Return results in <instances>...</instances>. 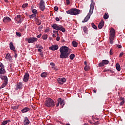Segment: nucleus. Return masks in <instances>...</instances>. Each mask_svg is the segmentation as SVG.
Listing matches in <instances>:
<instances>
[{"label": "nucleus", "instance_id": "61", "mask_svg": "<svg viewBox=\"0 0 125 125\" xmlns=\"http://www.w3.org/2000/svg\"><path fill=\"white\" fill-rule=\"evenodd\" d=\"M93 92H94V93H96V90L95 89H94Z\"/></svg>", "mask_w": 125, "mask_h": 125}, {"label": "nucleus", "instance_id": "23", "mask_svg": "<svg viewBox=\"0 0 125 125\" xmlns=\"http://www.w3.org/2000/svg\"><path fill=\"white\" fill-rule=\"evenodd\" d=\"M0 74L1 75L5 74V69H4V68H0Z\"/></svg>", "mask_w": 125, "mask_h": 125}, {"label": "nucleus", "instance_id": "30", "mask_svg": "<svg viewBox=\"0 0 125 125\" xmlns=\"http://www.w3.org/2000/svg\"><path fill=\"white\" fill-rule=\"evenodd\" d=\"M69 58L70 59H71V60H73L74 58H75V54H71L70 56H69Z\"/></svg>", "mask_w": 125, "mask_h": 125}, {"label": "nucleus", "instance_id": "18", "mask_svg": "<svg viewBox=\"0 0 125 125\" xmlns=\"http://www.w3.org/2000/svg\"><path fill=\"white\" fill-rule=\"evenodd\" d=\"M30 124V121L27 117H24V125H29Z\"/></svg>", "mask_w": 125, "mask_h": 125}, {"label": "nucleus", "instance_id": "60", "mask_svg": "<svg viewBox=\"0 0 125 125\" xmlns=\"http://www.w3.org/2000/svg\"><path fill=\"white\" fill-rule=\"evenodd\" d=\"M59 104H59V102H58V104H56V107H58L59 106Z\"/></svg>", "mask_w": 125, "mask_h": 125}, {"label": "nucleus", "instance_id": "44", "mask_svg": "<svg viewBox=\"0 0 125 125\" xmlns=\"http://www.w3.org/2000/svg\"><path fill=\"white\" fill-rule=\"evenodd\" d=\"M0 68H4V66L3 65V64L2 63L0 62Z\"/></svg>", "mask_w": 125, "mask_h": 125}, {"label": "nucleus", "instance_id": "1", "mask_svg": "<svg viewBox=\"0 0 125 125\" xmlns=\"http://www.w3.org/2000/svg\"><path fill=\"white\" fill-rule=\"evenodd\" d=\"M69 48L68 47H66L65 46H62L61 47L60 49V51L61 53V54L60 55V58H62V59H65L66 58H68V56L70 55V54L69 53Z\"/></svg>", "mask_w": 125, "mask_h": 125}, {"label": "nucleus", "instance_id": "14", "mask_svg": "<svg viewBox=\"0 0 125 125\" xmlns=\"http://www.w3.org/2000/svg\"><path fill=\"white\" fill-rule=\"evenodd\" d=\"M11 21V19L8 17H5L3 19V21L4 23H6L7 22H10Z\"/></svg>", "mask_w": 125, "mask_h": 125}, {"label": "nucleus", "instance_id": "56", "mask_svg": "<svg viewBox=\"0 0 125 125\" xmlns=\"http://www.w3.org/2000/svg\"><path fill=\"white\" fill-rule=\"evenodd\" d=\"M38 51H39V52H42V49H38Z\"/></svg>", "mask_w": 125, "mask_h": 125}, {"label": "nucleus", "instance_id": "62", "mask_svg": "<svg viewBox=\"0 0 125 125\" xmlns=\"http://www.w3.org/2000/svg\"><path fill=\"white\" fill-rule=\"evenodd\" d=\"M5 2H8V0H4Z\"/></svg>", "mask_w": 125, "mask_h": 125}, {"label": "nucleus", "instance_id": "31", "mask_svg": "<svg viewBox=\"0 0 125 125\" xmlns=\"http://www.w3.org/2000/svg\"><path fill=\"white\" fill-rule=\"evenodd\" d=\"M104 19H108V18H109V15H108V14L107 13H105L104 15Z\"/></svg>", "mask_w": 125, "mask_h": 125}, {"label": "nucleus", "instance_id": "16", "mask_svg": "<svg viewBox=\"0 0 125 125\" xmlns=\"http://www.w3.org/2000/svg\"><path fill=\"white\" fill-rule=\"evenodd\" d=\"M119 101L121 102L120 103V106H123V105H124V104H125V98H124L123 97H120L119 98Z\"/></svg>", "mask_w": 125, "mask_h": 125}, {"label": "nucleus", "instance_id": "42", "mask_svg": "<svg viewBox=\"0 0 125 125\" xmlns=\"http://www.w3.org/2000/svg\"><path fill=\"white\" fill-rule=\"evenodd\" d=\"M109 38L110 40V43H111V44H113V40H114V38H110V37Z\"/></svg>", "mask_w": 125, "mask_h": 125}, {"label": "nucleus", "instance_id": "8", "mask_svg": "<svg viewBox=\"0 0 125 125\" xmlns=\"http://www.w3.org/2000/svg\"><path fill=\"white\" fill-rule=\"evenodd\" d=\"M109 64V61L106 60H104L102 61V62H101L99 64V67H103L104 65H107Z\"/></svg>", "mask_w": 125, "mask_h": 125}, {"label": "nucleus", "instance_id": "34", "mask_svg": "<svg viewBox=\"0 0 125 125\" xmlns=\"http://www.w3.org/2000/svg\"><path fill=\"white\" fill-rule=\"evenodd\" d=\"M83 31L84 32V33H87V27H86V26L83 27Z\"/></svg>", "mask_w": 125, "mask_h": 125}, {"label": "nucleus", "instance_id": "59", "mask_svg": "<svg viewBox=\"0 0 125 125\" xmlns=\"http://www.w3.org/2000/svg\"><path fill=\"white\" fill-rule=\"evenodd\" d=\"M43 48V47H42V46H41L40 47H39V49H42Z\"/></svg>", "mask_w": 125, "mask_h": 125}, {"label": "nucleus", "instance_id": "58", "mask_svg": "<svg viewBox=\"0 0 125 125\" xmlns=\"http://www.w3.org/2000/svg\"><path fill=\"white\" fill-rule=\"evenodd\" d=\"M52 37H53V38H56V36L55 35V34H53V35H52Z\"/></svg>", "mask_w": 125, "mask_h": 125}, {"label": "nucleus", "instance_id": "33", "mask_svg": "<svg viewBox=\"0 0 125 125\" xmlns=\"http://www.w3.org/2000/svg\"><path fill=\"white\" fill-rule=\"evenodd\" d=\"M42 38L43 40H47V35L45 34L42 35Z\"/></svg>", "mask_w": 125, "mask_h": 125}, {"label": "nucleus", "instance_id": "54", "mask_svg": "<svg viewBox=\"0 0 125 125\" xmlns=\"http://www.w3.org/2000/svg\"><path fill=\"white\" fill-rule=\"evenodd\" d=\"M50 65H51V66H55V64L54 63H53V62H51L50 63Z\"/></svg>", "mask_w": 125, "mask_h": 125}, {"label": "nucleus", "instance_id": "41", "mask_svg": "<svg viewBox=\"0 0 125 125\" xmlns=\"http://www.w3.org/2000/svg\"><path fill=\"white\" fill-rule=\"evenodd\" d=\"M32 12L34 14H37V13H38V11H37L36 9H33L32 10Z\"/></svg>", "mask_w": 125, "mask_h": 125}, {"label": "nucleus", "instance_id": "29", "mask_svg": "<svg viewBox=\"0 0 125 125\" xmlns=\"http://www.w3.org/2000/svg\"><path fill=\"white\" fill-rule=\"evenodd\" d=\"M20 18H21V15H18L15 18V21H17V22L18 21Z\"/></svg>", "mask_w": 125, "mask_h": 125}, {"label": "nucleus", "instance_id": "48", "mask_svg": "<svg viewBox=\"0 0 125 125\" xmlns=\"http://www.w3.org/2000/svg\"><path fill=\"white\" fill-rule=\"evenodd\" d=\"M49 32V29L47 28L45 30V33H48Z\"/></svg>", "mask_w": 125, "mask_h": 125}, {"label": "nucleus", "instance_id": "46", "mask_svg": "<svg viewBox=\"0 0 125 125\" xmlns=\"http://www.w3.org/2000/svg\"><path fill=\"white\" fill-rule=\"evenodd\" d=\"M54 10H55L56 11H58V7L57 6H55L54 8Z\"/></svg>", "mask_w": 125, "mask_h": 125}, {"label": "nucleus", "instance_id": "26", "mask_svg": "<svg viewBox=\"0 0 125 125\" xmlns=\"http://www.w3.org/2000/svg\"><path fill=\"white\" fill-rule=\"evenodd\" d=\"M47 76V73L46 72H43L41 74V76L42 78H46Z\"/></svg>", "mask_w": 125, "mask_h": 125}, {"label": "nucleus", "instance_id": "45", "mask_svg": "<svg viewBox=\"0 0 125 125\" xmlns=\"http://www.w3.org/2000/svg\"><path fill=\"white\" fill-rule=\"evenodd\" d=\"M110 55H113V49H111L109 52Z\"/></svg>", "mask_w": 125, "mask_h": 125}, {"label": "nucleus", "instance_id": "37", "mask_svg": "<svg viewBox=\"0 0 125 125\" xmlns=\"http://www.w3.org/2000/svg\"><path fill=\"white\" fill-rule=\"evenodd\" d=\"M16 35H17V37H21L22 35L21 34V33L17 32L16 33Z\"/></svg>", "mask_w": 125, "mask_h": 125}, {"label": "nucleus", "instance_id": "36", "mask_svg": "<svg viewBox=\"0 0 125 125\" xmlns=\"http://www.w3.org/2000/svg\"><path fill=\"white\" fill-rule=\"evenodd\" d=\"M8 123V121H4L2 122V125H7V124Z\"/></svg>", "mask_w": 125, "mask_h": 125}, {"label": "nucleus", "instance_id": "50", "mask_svg": "<svg viewBox=\"0 0 125 125\" xmlns=\"http://www.w3.org/2000/svg\"><path fill=\"white\" fill-rule=\"evenodd\" d=\"M52 69H53V70H56V66H55V65L54 66H52Z\"/></svg>", "mask_w": 125, "mask_h": 125}, {"label": "nucleus", "instance_id": "7", "mask_svg": "<svg viewBox=\"0 0 125 125\" xmlns=\"http://www.w3.org/2000/svg\"><path fill=\"white\" fill-rule=\"evenodd\" d=\"M115 29L111 28L110 31L109 37L110 39H115Z\"/></svg>", "mask_w": 125, "mask_h": 125}, {"label": "nucleus", "instance_id": "49", "mask_svg": "<svg viewBox=\"0 0 125 125\" xmlns=\"http://www.w3.org/2000/svg\"><path fill=\"white\" fill-rule=\"evenodd\" d=\"M56 21H57V22H59L60 21V19L58 17L56 18Z\"/></svg>", "mask_w": 125, "mask_h": 125}, {"label": "nucleus", "instance_id": "19", "mask_svg": "<svg viewBox=\"0 0 125 125\" xmlns=\"http://www.w3.org/2000/svg\"><path fill=\"white\" fill-rule=\"evenodd\" d=\"M104 26V21H101V22L99 24L98 28L99 29H102Z\"/></svg>", "mask_w": 125, "mask_h": 125}, {"label": "nucleus", "instance_id": "2", "mask_svg": "<svg viewBox=\"0 0 125 125\" xmlns=\"http://www.w3.org/2000/svg\"><path fill=\"white\" fill-rule=\"evenodd\" d=\"M93 9H94V5H93V3H91L90 4L89 12L84 19L82 21V23H85V22H87V21H88L89 18H90L91 14L93 13Z\"/></svg>", "mask_w": 125, "mask_h": 125}, {"label": "nucleus", "instance_id": "52", "mask_svg": "<svg viewBox=\"0 0 125 125\" xmlns=\"http://www.w3.org/2000/svg\"><path fill=\"white\" fill-rule=\"evenodd\" d=\"M117 47H118V48H122V45H121L118 44V45H117Z\"/></svg>", "mask_w": 125, "mask_h": 125}, {"label": "nucleus", "instance_id": "25", "mask_svg": "<svg viewBox=\"0 0 125 125\" xmlns=\"http://www.w3.org/2000/svg\"><path fill=\"white\" fill-rule=\"evenodd\" d=\"M116 70H117V71H121V66L120 65L119 63H117L116 64Z\"/></svg>", "mask_w": 125, "mask_h": 125}, {"label": "nucleus", "instance_id": "15", "mask_svg": "<svg viewBox=\"0 0 125 125\" xmlns=\"http://www.w3.org/2000/svg\"><path fill=\"white\" fill-rule=\"evenodd\" d=\"M58 102H59V104H60V105H62V108H63V106H64V102H65V101H64V100H62L61 99V98H59Z\"/></svg>", "mask_w": 125, "mask_h": 125}, {"label": "nucleus", "instance_id": "9", "mask_svg": "<svg viewBox=\"0 0 125 125\" xmlns=\"http://www.w3.org/2000/svg\"><path fill=\"white\" fill-rule=\"evenodd\" d=\"M57 81L58 83H59L60 84H63L64 83L66 82V79L65 78H58Z\"/></svg>", "mask_w": 125, "mask_h": 125}, {"label": "nucleus", "instance_id": "21", "mask_svg": "<svg viewBox=\"0 0 125 125\" xmlns=\"http://www.w3.org/2000/svg\"><path fill=\"white\" fill-rule=\"evenodd\" d=\"M9 45L10 49H11V50H13V51H15V47H14V45H13V43H12V42H10Z\"/></svg>", "mask_w": 125, "mask_h": 125}, {"label": "nucleus", "instance_id": "43", "mask_svg": "<svg viewBox=\"0 0 125 125\" xmlns=\"http://www.w3.org/2000/svg\"><path fill=\"white\" fill-rule=\"evenodd\" d=\"M11 108L13 109V110H17V109H18V107H17V106H12Z\"/></svg>", "mask_w": 125, "mask_h": 125}, {"label": "nucleus", "instance_id": "32", "mask_svg": "<svg viewBox=\"0 0 125 125\" xmlns=\"http://www.w3.org/2000/svg\"><path fill=\"white\" fill-rule=\"evenodd\" d=\"M91 26L93 29H95V30H97V26H96V25H95L94 23H91Z\"/></svg>", "mask_w": 125, "mask_h": 125}, {"label": "nucleus", "instance_id": "51", "mask_svg": "<svg viewBox=\"0 0 125 125\" xmlns=\"http://www.w3.org/2000/svg\"><path fill=\"white\" fill-rule=\"evenodd\" d=\"M123 55H124V53L123 52H121L120 54L119 57H122V56H123Z\"/></svg>", "mask_w": 125, "mask_h": 125}, {"label": "nucleus", "instance_id": "5", "mask_svg": "<svg viewBox=\"0 0 125 125\" xmlns=\"http://www.w3.org/2000/svg\"><path fill=\"white\" fill-rule=\"evenodd\" d=\"M39 5L40 8L42 11H43L44 9H45V6L44 5V1L43 0H41Z\"/></svg>", "mask_w": 125, "mask_h": 125}, {"label": "nucleus", "instance_id": "28", "mask_svg": "<svg viewBox=\"0 0 125 125\" xmlns=\"http://www.w3.org/2000/svg\"><path fill=\"white\" fill-rule=\"evenodd\" d=\"M72 45L74 47H77L78 46V43L76 41H73L72 42Z\"/></svg>", "mask_w": 125, "mask_h": 125}, {"label": "nucleus", "instance_id": "53", "mask_svg": "<svg viewBox=\"0 0 125 125\" xmlns=\"http://www.w3.org/2000/svg\"><path fill=\"white\" fill-rule=\"evenodd\" d=\"M67 4H70V1L69 0H66Z\"/></svg>", "mask_w": 125, "mask_h": 125}, {"label": "nucleus", "instance_id": "27", "mask_svg": "<svg viewBox=\"0 0 125 125\" xmlns=\"http://www.w3.org/2000/svg\"><path fill=\"white\" fill-rule=\"evenodd\" d=\"M7 84V81L4 82V83L1 85L0 88H3Z\"/></svg>", "mask_w": 125, "mask_h": 125}, {"label": "nucleus", "instance_id": "40", "mask_svg": "<svg viewBox=\"0 0 125 125\" xmlns=\"http://www.w3.org/2000/svg\"><path fill=\"white\" fill-rule=\"evenodd\" d=\"M22 22V20L21 19V18H20L19 19V20L17 21V24H19V23H21Z\"/></svg>", "mask_w": 125, "mask_h": 125}, {"label": "nucleus", "instance_id": "12", "mask_svg": "<svg viewBox=\"0 0 125 125\" xmlns=\"http://www.w3.org/2000/svg\"><path fill=\"white\" fill-rule=\"evenodd\" d=\"M23 81V82H25L29 81V73H25V74L24 75Z\"/></svg>", "mask_w": 125, "mask_h": 125}, {"label": "nucleus", "instance_id": "38", "mask_svg": "<svg viewBox=\"0 0 125 125\" xmlns=\"http://www.w3.org/2000/svg\"><path fill=\"white\" fill-rule=\"evenodd\" d=\"M27 6H28V3L23 4L22 5V8H26V7H27Z\"/></svg>", "mask_w": 125, "mask_h": 125}, {"label": "nucleus", "instance_id": "39", "mask_svg": "<svg viewBox=\"0 0 125 125\" xmlns=\"http://www.w3.org/2000/svg\"><path fill=\"white\" fill-rule=\"evenodd\" d=\"M35 16H36V15L35 14H33L29 16V17H30V19H32L35 18Z\"/></svg>", "mask_w": 125, "mask_h": 125}, {"label": "nucleus", "instance_id": "22", "mask_svg": "<svg viewBox=\"0 0 125 125\" xmlns=\"http://www.w3.org/2000/svg\"><path fill=\"white\" fill-rule=\"evenodd\" d=\"M30 111V108L28 107H25L21 110L22 113H27V112Z\"/></svg>", "mask_w": 125, "mask_h": 125}, {"label": "nucleus", "instance_id": "63", "mask_svg": "<svg viewBox=\"0 0 125 125\" xmlns=\"http://www.w3.org/2000/svg\"><path fill=\"white\" fill-rule=\"evenodd\" d=\"M15 58H16L17 57V54H15Z\"/></svg>", "mask_w": 125, "mask_h": 125}, {"label": "nucleus", "instance_id": "57", "mask_svg": "<svg viewBox=\"0 0 125 125\" xmlns=\"http://www.w3.org/2000/svg\"><path fill=\"white\" fill-rule=\"evenodd\" d=\"M42 24V21H40V22H39V23H38V25H41Z\"/></svg>", "mask_w": 125, "mask_h": 125}, {"label": "nucleus", "instance_id": "24", "mask_svg": "<svg viewBox=\"0 0 125 125\" xmlns=\"http://www.w3.org/2000/svg\"><path fill=\"white\" fill-rule=\"evenodd\" d=\"M22 88V83H19L17 85V89H20Z\"/></svg>", "mask_w": 125, "mask_h": 125}, {"label": "nucleus", "instance_id": "6", "mask_svg": "<svg viewBox=\"0 0 125 125\" xmlns=\"http://www.w3.org/2000/svg\"><path fill=\"white\" fill-rule=\"evenodd\" d=\"M26 41H27L28 43H33V42H35L38 41V38L35 37L30 38L28 39H27Z\"/></svg>", "mask_w": 125, "mask_h": 125}, {"label": "nucleus", "instance_id": "13", "mask_svg": "<svg viewBox=\"0 0 125 125\" xmlns=\"http://www.w3.org/2000/svg\"><path fill=\"white\" fill-rule=\"evenodd\" d=\"M51 27L53 28V29H54V30H57L58 31L59 30L60 25H58L57 24H54L51 25Z\"/></svg>", "mask_w": 125, "mask_h": 125}, {"label": "nucleus", "instance_id": "64", "mask_svg": "<svg viewBox=\"0 0 125 125\" xmlns=\"http://www.w3.org/2000/svg\"><path fill=\"white\" fill-rule=\"evenodd\" d=\"M84 63L85 65H86V62L85 61V62H84Z\"/></svg>", "mask_w": 125, "mask_h": 125}, {"label": "nucleus", "instance_id": "11", "mask_svg": "<svg viewBox=\"0 0 125 125\" xmlns=\"http://www.w3.org/2000/svg\"><path fill=\"white\" fill-rule=\"evenodd\" d=\"M5 59H6L7 61H9V62H12V57H11L9 54H7L6 55Z\"/></svg>", "mask_w": 125, "mask_h": 125}, {"label": "nucleus", "instance_id": "55", "mask_svg": "<svg viewBox=\"0 0 125 125\" xmlns=\"http://www.w3.org/2000/svg\"><path fill=\"white\" fill-rule=\"evenodd\" d=\"M41 37H42V34H39V35H38L37 36V38H41Z\"/></svg>", "mask_w": 125, "mask_h": 125}, {"label": "nucleus", "instance_id": "20", "mask_svg": "<svg viewBox=\"0 0 125 125\" xmlns=\"http://www.w3.org/2000/svg\"><path fill=\"white\" fill-rule=\"evenodd\" d=\"M0 78L1 80H3L4 82H8L7 77L4 76L2 75H0Z\"/></svg>", "mask_w": 125, "mask_h": 125}, {"label": "nucleus", "instance_id": "3", "mask_svg": "<svg viewBox=\"0 0 125 125\" xmlns=\"http://www.w3.org/2000/svg\"><path fill=\"white\" fill-rule=\"evenodd\" d=\"M80 12L81 10L76 8H72L66 11L67 14H70V15H78L80 14Z\"/></svg>", "mask_w": 125, "mask_h": 125}, {"label": "nucleus", "instance_id": "47", "mask_svg": "<svg viewBox=\"0 0 125 125\" xmlns=\"http://www.w3.org/2000/svg\"><path fill=\"white\" fill-rule=\"evenodd\" d=\"M56 41H57V42H59V41H60V37L59 36H58L56 38Z\"/></svg>", "mask_w": 125, "mask_h": 125}, {"label": "nucleus", "instance_id": "35", "mask_svg": "<svg viewBox=\"0 0 125 125\" xmlns=\"http://www.w3.org/2000/svg\"><path fill=\"white\" fill-rule=\"evenodd\" d=\"M84 70L85 71H88V70H89V66H87V65H86V66L84 67Z\"/></svg>", "mask_w": 125, "mask_h": 125}, {"label": "nucleus", "instance_id": "10", "mask_svg": "<svg viewBox=\"0 0 125 125\" xmlns=\"http://www.w3.org/2000/svg\"><path fill=\"white\" fill-rule=\"evenodd\" d=\"M58 48H59V47H58V45L57 44L52 45L51 47H49V49H51V50H53L54 51L55 50H57Z\"/></svg>", "mask_w": 125, "mask_h": 125}, {"label": "nucleus", "instance_id": "4", "mask_svg": "<svg viewBox=\"0 0 125 125\" xmlns=\"http://www.w3.org/2000/svg\"><path fill=\"white\" fill-rule=\"evenodd\" d=\"M55 105V103L54 102V101L51 99H47L45 103V106H46V107H53Z\"/></svg>", "mask_w": 125, "mask_h": 125}, {"label": "nucleus", "instance_id": "17", "mask_svg": "<svg viewBox=\"0 0 125 125\" xmlns=\"http://www.w3.org/2000/svg\"><path fill=\"white\" fill-rule=\"evenodd\" d=\"M58 31H61L63 33H65V32L66 31V29H65V28H64L63 26L60 25V27L59 28Z\"/></svg>", "mask_w": 125, "mask_h": 125}]
</instances>
